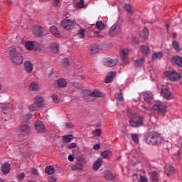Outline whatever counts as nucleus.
<instances>
[{
	"instance_id": "ddd939ff",
	"label": "nucleus",
	"mask_w": 182,
	"mask_h": 182,
	"mask_svg": "<svg viewBox=\"0 0 182 182\" xmlns=\"http://www.w3.org/2000/svg\"><path fill=\"white\" fill-rule=\"evenodd\" d=\"M102 164H103V159L98 158L92 166L93 170H95V171H97V170L102 167Z\"/></svg>"
},
{
	"instance_id": "412c9836",
	"label": "nucleus",
	"mask_w": 182,
	"mask_h": 182,
	"mask_svg": "<svg viewBox=\"0 0 182 182\" xmlns=\"http://www.w3.org/2000/svg\"><path fill=\"white\" fill-rule=\"evenodd\" d=\"M104 176L109 181H113L114 180V175L109 171H105Z\"/></svg>"
},
{
	"instance_id": "ea45409f",
	"label": "nucleus",
	"mask_w": 182,
	"mask_h": 182,
	"mask_svg": "<svg viewBox=\"0 0 182 182\" xmlns=\"http://www.w3.org/2000/svg\"><path fill=\"white\" fill-rule=\"evenodd\" d=\"M153 59H161L163 58V53H156L152 56Z\"/></svg>"
},
{
	"instance_id": "f8f14e48",
	"label": "nucleus",
	"mask_w": 182,
	"mask_h": 182,
	"mask_svg": "<svg viewBox=\"0 0 182 182\" xmlns=\"http://www.w3.org/2000/svg\"><path fill=\"white\" fill-rule=\"evenodd\" d=\"M119 55L121 60H122L124 63H126V62H127V59H129V50L127 48L122 50Z\"/></svg>"
},
{
	"instance_id": "13d9d810",
	"label": "nucleus",
	"mask_w": 182,
	"mask_h": 182,
	"mask_svg": "<svg viewBox=\"0 0 182 182\" xmlns=\"http://www.w3.org/2000/svg\"><path fill=\"white\" fill-rule=\"evenodd\" d=\"M93 149L94 150H99V149H100V144H96L95 145H94Z\"/></svg>"
},
{
	"instance_id": "680f3d73",
	"label": "nucleus",
	"mask_w": 182,
	"mask_h": 182,
	"mask_svg": "<svg viewBox=\"0 0 182 182\" xmlns=\"http://www.w3.org/2000/svg\"><path fill=\"white\" fill-rule=\"evenodd\" d=\"M55 181H56V178H55L54 177H51L50 178V182H55Z\"/></svg>"
},
{
	"instance_id": "a19ab883",
	"label": "nucleus",
	"mask_w": 182,
	"mask_h": 182,
	"mask_svg": "<svg viewBox=\"0 0 182 182\" xmlns=\"http://www.w3.org/2000/svg\"><path fill=\"white\" fill-rule=\"evenodd\" d=\"M124 9L128 12V14H133V10L132 9V5L126 4L124 6Z\"/></svg>"
},
{
	"instance_id": "c85d7f7f",
	"label": "nucleus",
	"mask_w": 182,
	"mask_h": 182,
	"mask_svg": "<svg viewBox=\"0 0 182 182\" xmlns=\"http://www.w3.org/2000/svg\"><path fill=\"white\" fill-rule=\"evenodd\" d=\"M57 85L59 86V87H66V85L68 83L66 82V80L63 78H60L57 80Z\"/></svg>"
},
{
	"instance_id": "338daca9",
	"label": "nucleus",
	"mask_w": 182,
	"mask_h": 182,
	"mask_svg": "<svg viewBox=\"0 0 182 182\" xmlns=\"http://www.w3.org/2000/svg\"><path fill=\"white\" fill-rule=\"evenodd\" d=\"M99 126H100V124H97V127H99Z\"/></svg>"
},
{
	"instance_id": "6e6552de",
	"label": "nucleus",
	"mask_w": 182,
	"mask_h": 182,
	"mask_svg": "<svg viewBox=\"0 0 182 182\" xmlns=\"http://www.w3.org/2000/svg\"><path fill=\"white\" fill-rule=\"evenodd\" d=\"M60 26L63 29H66V31H69L73 29V26H75V23L69 19H64L60 22Z\"/></svg>"
},
{
	"instance_id": "864d4df0",
	"label": "nucleus",
	"mask_w": 182,
	"mask_h": 182,
	"mask_svg": "<svg viewBox=\"0 0 182 182\" xmlns=\"http://www.w3.org/2000/svg\"><path fill=\"white\" fill-rule=\"evenodd\" d=\"M117 99H118V100H120L122 102V100H123V95L122 94V92H120L117 97Z\"/></svg>"
},
{
	"instance_id": "423d86ee",
	"label": "nucleus",
	"mask_w": 182,
	"mask_h": 182,
	"mask_svg": "<svg viewBox=\"0 0 182 182\" xmlns=\"http://www.w3.org/2000/svg\"><path fill=\"white\" fill-rule=\"evenodd\" d=\"M164 75L173 82H177L180 79V74L176 71H166L164 73Z\"/></svg>"
},
{
	"instance_id": "f257e3e1",
	"label": "nucleus",
	"mask_w": 182,
	"mask_h": 182,
	"mask_svg": "<svg viewBox=\"0 0 182 182\" xmlns=\"http://www.w3.org/2000/svg\"><path fill=\"white\" fill-rule=\"evenodd\" d=\"M144 140L149 146H159L163 143L164 137L157 132H150L145 135Z\"/></svg>"
},
{
	"instance_id": "052dcab7",
	"label": "nucleus",
	"mask_w": 182,
	"mask_h": 182,
	"mask_svg": "<svg viewBox=\"0 0 182 182\" xmlns=\"http://www.w3.org/2000/svg\"><path fill=\"white\" fill-rule=\"evenodd\" d=\"M68 160H69V161H73V160H75V158H73V156L69 155Z\"/></svg>"
},
{
	"instance_id": "e2e57ef3",
	"label": "nucleus",
	"mask_w": 182,
	"mask_h": 182,
	"mask_svg": "<svg viewBox=\"0 0 182 182\" xmlns=\"http://www.w3.org/2000/svg\"><path fill=\"white\" fill-rule=\"evenodd\" d=\"M170 27V26L168 25V24H166V29H167V31H168V28Z\"/></svg>"
},
{
	"instance_id": "b1692460",
	"label": "nucleus",
	"mask_w": 182,
	"mask_h": 182,
	"mask_svg": "<svg viewBox=\"0 0 182 182\" xmlns=\"http://www.w3.org/2000/svg\"><path fill=\"white\" fill-rule=\"evenodd\" d=\"M113 77H114V72H109L105 77V83H110L113 80Z\"/></svg>"
},
{
	"instance_id": "6e6d98bb",
	"label": "nucleus",
	"mask_w": 182,
	"mask_h": 182,
	"mask_svg": "<svg viewBox=\"0 0 182 182\" xmlns=\"http://www.w3.org/2000/svg\"><path fill=\"white\" fill-rule=\"evenodd\" d=\"M31 116H32V114H31V113L26 114V116H25L26 119H24V122H28V120L29 119H31Z\"/></svg>"
},
{
	"instance_id": "9b49d317",
	"label": "nucleus",
	"mask_w": 182,
	"mask_h": 182,
	"mask_svg": "<svg viewBox=\"0 0 182 182\" xmlns=\"http://www.w3.org/2000/svg\"><path fill=\"white\" fill-rule=\"evenodd\" d=\"M35 127L37 133H45V132H46V129L45 128L43 122L41 121H37L35 123Z\"/></svg>"
},
{
	"instance_id": "7ed1b4c3",
	"label": "nucleus",
	"mask_w": 182,
	"mask_h": 182,
	"mask_svg": "<svg viewBox=\"0 0 182 182\" xmlns=\"http://www.w3.org/2000/svg\"><path fill=\"white\" fill-rule=\"evenodd\" d=\"M34 103L29 106L30 112H36L39 109H42L45 106V99L41 95H37L34 97Z\"/></svg>"
},
{
	"instance_id": "f03ea898",
	"label": "nucleus",
	"mask_w": 182,
	"mask_h": 182,
	"mask_svg": "<svg viewBox=\"0 0 182 182\" xmlns=\"http://www.w3.org/2000/svg\"><path fill=\"white\" fill-rule=\"evenodd\" d=\"M9 57L14 65H22L23 63V56L15 48H10Z\"/></svg>"
},
{
	"instance_id": "a878e982",
	"label": "nucleus",
	"mask_w": 182,
	"mask_h": 182,
	"mask_svg": "<svg viewBox=\"0 0 182 182\" xmlns=\"http://www.w3.org/2000/svg\"><path fill=\"white\" fill-rule=\"evenodd\" d=\"M165 173L168 176H171L173 173H174V168L170 165H167L165 166Z\"/></svg>"
},
{
	"instance_id": "cd10ccee",
	"label": "nucleus",
	"mask_w": 182,
	"mask_h": 182,
	"mask_svg": "<svg viewBox=\"0 0 182 182\" xmlns=\"http://www.w3.org/2000/svg\"><path fill=\"white\" fill-rule=\"evenodd\" d=\"M45 171L46 174L52 176V174H55V168L52 166H48L46 167Z\"/></svg>"
},
{
	"instance_id": "c03bdc74",
	"label": "nucleus",
	"mask_w": 182,
	"mask_h": 182,
	"mask_svg": "<svg viewBox=\"0 0 182 182\" xmlns=\"http://www.w3.org/2000/svg\"><path fill=\"white\" fill-rule=\"evenodd\" d=\"M85 6V0H80L77 3V8H83Z\"/></svg>"
},
{
	"instance_id": "a211bd4d",
	"label": "nucleus",
	"mask_w": 182,
	"mask_h": 182,
	"mask_svg": "<svg viewBox=\"0 0 182 182\" xmlns=\"http://www.w3.org/2000/svg\"><path fill=\"white\" fill-rule=\"evenodd\" d=\"M31 132V127L29 126L24 124L21 127V132L23 136H28Z\"/></svg>"
},
{
	"instance_id": "20e7f679",
	"label": "nucleus",
	"mask_w": 182,
	"mask_h": 182,
	"mask_svg": "<svg viewBox=\"0 0 182 182\" xmlns=\"http://www.w3.org/2000/svg\"><path fill=\"white\" fill-rule=\"evenodd\" d=\"M152 109L154 112H157V113L165 114L166 112H167V105L164 102H159L153 106Z\"/></svg>"
},
{
	"instance_id": "69168bd1",
	"label": "nucleus",
	"mask_w": 182,
	"mask_h": 182,
	"mask_svg": "<svg viewBox=\"0 0 182 182\" xmlns=\"http://www.w3.org/2000/svg\"><path fill=\"white\" fill-rule=\"evenodd\" d=\"M96 33H100V31H96Z\"/></svg>"
},
{
	"instance_id": "dca6fc26",
	"label": "nucleus",
	"mask_w": 182,
	"mask_h": 182,
	"mask_svg": "<svg viewBox=\"0 0 182 182\" xmlns=\"http://www.w3.org/2000/svg\"><path fill=\"white\" fill-rule=\"evenodd\" d=\"M140 38L142 41H148L149 39V30L146 28H144L141 34Z\"/></svg>"
},
{
	"instance_id": "774afa93",
	"label": "nucleus",
	"mask_w": 182,
	"mask_h": 182,
	"mask_svg": "<svg viewBox=\"0 0 182 182\" xmlns=\"http://www.w3.org/2000/svg\"><path fill=\"white\" fill-rule=\"evenodd\" d=\"M133 182H136V181L134 179H133Z\"/></svg>"
},
{
	"instance_id": "bf43d9fd",
	"label": "nucleus",
	"mask_w": 182,
	"mask_h": 182,
	"mask_svg": "<svg viewBox=\"0 0 182 182\" xmlns=\"http://www.w3.org/2000/svg\"><path fill=\"white\" fill-rule=\"evenodd\" d=\"M59 2H60V0H54V6H58V5H59Z\"/></svg>"
},
{
	"instance_id": "2eb2a0df",
	"label": "nucleus",
	"mask_w": 182,
	"mask_h": 182,
	"mask_svg": "<svg viewBox=\"0 0 182 182\" xmlns=\"http://www.w3.org/2000/svg\"><path fill=\"white\" fill-rule=\"evenodd\" d=\"M128 116L130 119H132L130 122H129V124L131 126V127H137V120L134 119H136V117H137V116L136 114H128Z\"/></svg>"
},
{
	"instance_id": "a18cd8bd",
	"label": "nucleus",
	"mask_w": 182,
	"mask_h": 182,
	"mask_svg": "<svg viewBox=\"0 0 182 182\" xmlns=\"http://www.w3.org/2000/svg\"><path fill=\"white\" fill-rule=\"evenodd\" d=\"M62 63L63 66H69V59L68 58L63 59Z\"/></svg>"
},
{
	"instance_id": "7c9ffc66",
	"label": "nucleus",
	"mask_w": 182,
	"mask_h": 182,
	"mask_svg": "<svg viewBox=\"0 0 182 182\" xmlns=\"http://www.w3.org/2000/svg\"><path fill=\"white\" fill-rule=\"evenodd\" d=\"M102 156L103 159H110L112 156H113L112 151L110 150H105L102 153Z\"/></svg>"
},
{
	"instance_id": "f3484780",
	"label": "nucleus",
	"mask_w": 182,
	"mask_h": 182,
	"mask_svg": "<svg viewBox=\"0 0 182 182\" xmlns=\"http://www.w3.org/2000/svg\"><path fill=\"white\" fill-rule=\"evenodd\" d=\"M50 31L53 36L55 38H60V31L58 30V27L53 26L50 28Z\"/></svg>"
},
{
	"instance_id": "39448f33",
	"label": "nucleus",
	"mask_w": 182,
	"mask_h": 182,
	"mask_svg": "<svg viewBox=\"0 0 182 182\" xmlns=\"http://www.w3.org/2000/svg\"><path fill=\"white\" fill-rule=\"evenodd\" d=\"M121 31L122 28H120V25L116 23L110 28L109 31V36L111 38H114V36H117V35L120 33Z\"/></svg>"
},
{
	"instance_id": "603ef678",
	"label": "nucleus",
	"mask_w": 182,
	"mask_h": 182,
	"mask_svg": "<svg viewBox=\"0 0 182 182\" xmlns=\"http://www.w3.org/2000/svg\"><path fill=\"white\" fill-rule=\"evenodd\" d=\"M77 146V144H76V143H71L68 145V149H75Z\"/></svg>"
},
{
	"instance_id": "5701e85b",
	"label": "nucleus",
	"mask_w": 182,
	"mask_h": 182,
	"mask_svg": "<svg viewBox=\"0 0 182 182\" xmlns=\"http://www.w3.org/2000/svg\"><path fill=\"white\" fill-rule=\"evenodd\" d=\"M58 50H59V46L55 42L51 43L50 44V52L52 53H58Z\"/></svg>"
},
{
	"instance_id": "09e8293b",
	"label": "nucleus",
	"mask_w": 182,
	"mask_h": 182,
	"mask_svg": "<svg viewBox=\"0 0 182 182\" xmlns=\"http://www.w3.org/2000/svg\"><path fill=\"white\" fill-rule=\"evenodd\" d=\"M52 97L53 102H55V103H59V97H58L57 95H53Z\"/></svg>"
},
{
	"instance_id": "4468645a",
	"label": "nucleus",
	"mask_w": 182,
	"mask_h": 182,
	"mask_svg": "<svg viewBox=\"0 0 182 182\" xmlns=\"http://www.w3.org/2000/svg\"><path fill=\"white\" fill-rule=\"evenodd\" d=\"M24 70L27 73H32V70H33V65H32V63H31L30 61H25Z\"/></svg>"
},
{
	"instance_id": "de8ad7c7",
	"label": "nucleus",
	"mask_w": 182,
	"mask_h": 182,
	"mask_svg": "<svg viewBox=\"0 0 182 182\" xmlns=\"http://www.w3.org/2000/svg\"><path fill=\"white\" fill-rule=\"evenodd\" d=\"M140 181L141 182H149L147 177L146 176H140Z\"/></svg>"
},
{
	"instance_id": "5fc2aeb1",
	"label": "nucleus",
	"mask_w": 182,
	"mask_h": 182,
	"mask_svg": "<svg viewBox=\"0 0 182 182\" xmlns=\"http://www.w3.org/2000/svg\"><path fill=\"white\" fill-rule=\"evenodd\" d=\"M132 140L134 143H137V134H132Z\"/></svg>"
},
{
	"instance_id": "1a4fd4ad",
	"label": "nucleus",
	"mask_w": 182,
	"mask_h": 182,
	"mask_svg": "<svg viewBox=\"0 0 182 182\" xmlns=\"http://www.w3.org/2000/svg\"><path fill=\"white\" fill-rule=\"evenodd\" d=\"M40 45L36 41H27L25 43L26 49L28 50H33V49H39Z\"/></svg>"
},
{
	"instance_id": "8fccbe9b",
	"label": "nucleus",
	"mask_w": 182,
	"mask_h": 182,
	"mask_svg": "<svg viewBox=\"0 0 182 182\" xmlns=\"http://www.w3.org/2000/svg\"><path fill=\"white\" fill-rule=\"evenodd\" d=\"M144 63V58H141L137 61V66H141Z\"/></svg>"
},
{
	"instance_id": "4d7b16f0",
	"label": "nucleus",
	"mask_w": 182,
	"mask_h": 182,
	"mask_svg": "<svg viewBox=\"0 0 182 182\" xmlns=\"http://www.w3.org/2000/svg\"><path fill=\"white\" fill-rule=\"evenodd\" d=\"M31 173L33 176H38V171L35 168H31Z\"/></svg>"
},
{
	"instance_id": "3c124183",
	"label": "nucleus",
	"mask_w": 182,
	"mask_h": 182,
	"mask_svg": "<svg viewBox=\"0 0 182 182\" xmlns=\"http://www.w3.org/2000/svg\"><path fill=\"white\" fill-rule=\"evenodd\" d=\"M23 178H25V173H20L18 176V181H21V180H23Z\"/></svg>"
},
{
	"instance_id": "f704fd0d",
	"label": "nucleus",
	"mask_w": 182,
	"mask_h": 182,
	"mask_svg": "<svg viewBox=\"0 0 182 182\" xmlns=\"http://www.w3.org/2000/svg\"><path fill=\"white\" fill-rule=\"evenodd\" d=\"M72 140H73V135L72 134L63 136V141H64V143H70Z\"/></svg>"
},
{
	"instance_id": "c756f323",
	"label": "nucleus",
	"mask_w": 182,
	"mask_h": 182,
	"mask_svg": "<svg viewBox=\"0 0 182 182\" xmlns=\"http://www.w3.org/2000/svg\"><path fill=\"white\" fill-rule=\"evenodd\" d=\"M144 101L147 103H151V100H153V96L147 92L144 93Z\"/></svg>"
},
{
	"instance_id": "c9c22d12",
	"label": "nucleus",
	"mask_w": 182,
	"mask_h": 182,
	"mask_svg": "<svg viewBox=\"0 0 182 182\" xmlns=\"http://www.w3.org/2000/svg\"><path fill=\"white\" fill-rule=\"evenodd\" d=\"M150 176H151L152 182L159 181V176L156 171H153L152 173H150Z\"/></svg>"
},
{
	"instance_id": "9d476101",
	"label": "nucleus",
	"mask_w": 182,
	"mask_h": 182,
	"mask_svg": "<svg viewBox=\"0 0 182 182\" xmlns=\"http://www.w3.org/2000/svg\"><path fill=\"white\" fill-rule=\"evenodd\" d=\"M161 95L167 100H170L174 97L173 92H171L168 88H163L161 91Z\"/></svg>"
},
{
	"instance_id": "6ab92c4d",
	"label": "nucleus",
	"mask_w": 182,
	"mask_h": 182,
	"mask_svg": "<svg viewBox=\"0 0 182 182\" xmlns=\"http://www.w3.org/2000/svg\"><path fill=\"white\" fill-rule=\"evenodd\" d=\"M0 107L1 109V112H3L4 114H8V113H11V107H9V105L1 104Z\"/></svg>"
},
{
	"instance_id": "393cba45",
	"label": "nucleus",
	"mask_w": 182,
	"mask_h": 182,
	"mask_svg": "<svg viewBox=\"0 0 182 182\" xmlns=\"http://www.w3.org/2000/svg\"><path fill=\"white\" fill-rule=\"evenodd\" d=\"M105 65L108 68H113V66L117 65V60L109 59L106 61Z\"/></svg>"
},
{
	"instance_id": "0eeeda50",
	"label": "nucleus",
	"mask_w": 182,
	"mask_h": 182,
	"mask_svg": "<svg viewBox=\"0 0 182 182\" xmlns=\"http://www.w3.org/2000/svg\"><path fill=\"white\" fill-rule=\"evenodd\" d=\"M33 35H35V36L41 38V36L46 35L48 33V31H46V30L42 28V27H41L40 26H36L33 29Z\"/></svg>"
},
{
	"instance_id": "bb28decb",
	"label": "nucleus",
	"mask_w": 182,
	"mask_h": 182,
	"mask_svg": "<svg viewBox=\"0 0 182 182\" xmlns=\"http://www.w3.org/2000/svg\"><path fill=\"white\" fill-rule=\"evenodd\" d=\"M29 90L32 92H38L39 90V85L36 82H33L30 85Z\"/></svg>"
},
{
	"instance_id": "e433bc0d",
	"label": "nucleus",
	"mask_w": 182,
	"mask_h": 182,
	"mask_svg": "<svg viewBox=\"0 0 182 182\" xmlns=\"http://www.w3.org/2000/svg\"><path fill=\"white\" fill-rule=\"evenodd\" d=\"M92 96H94V97H103V93L100 90H95L92 92Z\"/></svg>"
},
{
	"instance_id": "4be33fe9",
	"label": "nucleus",
	"mask_w": 182,
	"mask_h": 182,
	"mask_svg": "<svg viewBox=\"0 0 182 182\" xmlns=\"http://www.w3.org/2000/svg\"><path fill=\"white\" fill-rule=\"evenodd\" d=\"M173 61L174 62L175 65H177L179 68H182V57L178 55L173 57Z\"/></svg>"
},
{
	"instance_id": "0e129e2a",
	"label": "nucleus",
	"mask_w": 182,
	"mask_h": 182,
	"mask_svg": "<svg viewBox=\"0 0 182 182\" xmlns=\"http://www.w3.org/2000/svg\"><path fill=\"white\" fill-rule=\"evenodd\" d=\"M143 107L145 109V110H147V108L144 106H143Z\"/></svg>"
},
{
	"instance_id": "72a5a7b5",
	"label": "nucleus",
	"mask_w": 182,
	"mask_h": 182,
	"mask_svg": "<svg viewBox=\"0 0 182 182\" xmlns=\"http://www.w3.org/2000/svg\"><path fill=\"white\" fill-rule=\"evenodd\" d=\"M172 46L176 52H181V48H180V43H178V42L173 41L172 42Z\"/></svg>"
},
{
	"instance_id": "aec40b11",
	"label": "nucleus",
	"mask_w": 182,
	"mask_h": 182,
	"mask_svg": "<svg viewBox=\"0 0 182 182\" xmlns=\"http://www.w3.org/2000/svg\"><path fill=\"white\" fill-rule=\"evenodd\" d=\"M1 171L4 174H8V173L11 171V164H9V163H4L1 166Z\"/></svg>"
},
{
	"instance_id": "79ce46f5",
	"label": "nucleus",
	"mask_w": 182,
	"mask_h": 182,
	"mask_svg": "<svg viewBox=\"0 0 182 182\" xmlns=\"http://www.w3.org/2000/svg\"><path fill=\"white\" fill-rule=\"evenodd\" d=\"M96 26L99 31H102L105 28V24L102 21H98L96 23Z\"/></svg>"
},
{
	"instance_id": "58836bf2",
	"label": "nucleus",
	"mask_w": 182,
	"mask_h": 182,
	"mask_svg": "<svg viewBox=\"0 0 182 182\" xmlns=\"http://www.w3.org/2000/svg\"><path fill=\"white\" fill-rule=\"evenodd\" d=\"M92 134L94 137H99V136H102V129H97L92 132Z\"/></svg>"
},
{
	"instance_id": "4c0bfd02",
	"label": "nucleus",
	"mask_w": 182,
	"mask_h": 182,
	"mask_svg": "<svg viewBox=\"0 0 182 182\" xmlns=\"http://www.w3.org/2000/svg\"><path fill=\"white\" fill-rule=\"evenodd\" d=\"M77 36L80 39H83V38H85V30L83 28L80 29L77 31Z\"/></svg>"
},
{
	"instance_id": "37998d69",
	"label": "nucleus",
	"mask_w": 182,
	"mask_h": 182,
	"mask_svg": "<svg viewBox=\"0 0 182 182\" xmlns=\"http://www.w3.org/2000/svg\"><path fill=\"white\" fill-rule=\"evenodd\" d=\"M144 120V118L143 117H139L138 118V121H137V127H139V126H143V124H144V123H143Z\"/></svg>"
},
{
	"instance_id": "49530a36",
	"label": "nucleus",
	"mask_w": 182,
	"mask_h": 182,
	"mask_svg": "<svg viewBox=\"0 0 182 182\" xmlns=\"http://www.w3.org/2000/svg\"><path fill=\"white\" fill-rule=\"evenodd\" d=\"M65 126L67 129H73V127H75V125H73L72 122L65 123Z\"/></svg>"
},
{
	"instance_id": "2f4dec72",
	"label": "nucleus",
	"mask_w": 182,
	"mask_h": 182,
	"mask_svg": "<svg viewBox=\"0 0 182 182\" xmlns=\"http://www.w3.org/2000/svg\"><path fill=\"white\" fill-rule=\"evenodd\" d=\"M140 50L143 55H149V52H150V48L149 46H141L140 47Z\"/></svg>"
},
{
	"instance_id": "473e14b6",
	"label": "nucleus",
	"mask_w": 182,
	"mask_h": 182,
	"mask_svg": "<svg viewBox=\"0 0 182 182\" xmlns=\"http://www.w3.org/2000/svg\"><path fill=\"white\" fill-rule=\"evenodd\" d=\"M99 52V47H97V45H92L91 46L90 48V55H95V53H97Z\"/></svg>"
}]
</instances>
